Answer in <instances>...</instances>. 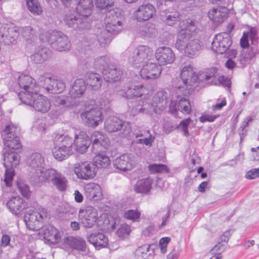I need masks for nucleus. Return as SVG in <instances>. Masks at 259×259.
<instances>
[{"instance_id": "obj_13", "label": "nucleus", "mask_w": 259, "mask_h": 259, "mask_svg": "<svg viewBox=\"0 0 259 259\" xmlns=\"http://www.w3.org/2000/svg\"><path fill=\"white\" fill-rule=\"evenodd\" d=\"M74 171L78 179L85 180L93 179L96 173L94 163L88 161L75 164Z\"/></svg>"}, {"instance_id": "obj_50", "label": "nucleus", "mask_w": 259, "mask_h": 259, "mask_svg": "<svg viewBox=\"0 0 259 259\" xmlns=\"http://www.w3.org/2000/svg\"><path fill=\"white\" fill-rule=\"evenodd\" d=\"M114 0H96V6L100 10L108 9L113 6Z\"/></svg>"}, {"instance_id": "obj_51", "label": "nucleus", "mask_w": 259, "mask_h": 259, "mask_svg": "<svg viewBox=\"0 0 259 259\" xmlns=\"http://www.w3.org/2000/svg\"><path fill=\"white\" fill-rule=\"evenodd\" d=\"M166 22L170 26L172 25L179 18V13L177 12H171L166 14Z\"/></svg>"}, {"instance_id": "obj_26", "label": "nucleus", "mask_w": 259, "mask_h": 259, "mask_svg": "<svg viewBox=\"0 0 259 259\" xmlns=\"http://www.w3.org/2000/svg\"><path fill=\"white\" fill-rule=\"evenodd\" d=\"M91 140L95 153L107 149L110 144L109 139L99 132H95L93 134Z\"/></svg>"}, {"instance_id": "obj_4", "label": "nucleus", "mask_w": 259, "mask_h": 259, "mask_svg": "<svg viewBox=\"0 0 259 259\" xmlns=\"http://www.w3.org/2000/svg\"><path fill=\"white\" fill-rule=\"evenodd\" d=\"M55 146L53 149L54 158L62 161L72 153V137L66 134H56L54 139Z\"/></svg>"}, {"instance_id": "obj_6", "label": "nucleus", "mask_w": 259, "mask_h": 259, "mask_svg": "<svg viewBox=\"0 0 259 259\" xmlns=\"http://www.w3.org/2000/svg\"><path fill=\"white\" fill-rule=\"evenodd\" d=\"M40 37L41 40L49 42L53 48L59 51L68 50L70 47L68 37L62 32L53 31L50 33L46 31Z\"/></svg>"}, {"instance_id": "obj_3", "label": "nucleus", "mask_w": 259, "mask_h": 259, "mask_svg": "<svg viewBox=\"0 0 259 259\" xmlns=\"http://www.w3.org/2000/svg\"><path fill=\"white\" fill-rule=\"evenodd\" d=\"M105 21V28L97 35L99 42L103 46L110 42L112 34H118L122 29V23L114 11L108 13Z\"/></svg>"}, {"instance_id": "obj_34", "label": "nucleus", "mask_w": 259, "mask_h": 259, "mask_svg": "<svg viewBox=\"0 0 259 259\" xmlns=\"http://www.w3.org/2000/svg\"><path fill=\"white\" fill-rule=\"evenodd\" d=\"M169 110L171 113H175L177 110H179L186 114H189L191 112V106L189 100L185 98H181L177 105L176 103L171 102Z\"/></svg>"}, {"instance_id": "obj_57", "label": "nucleus", "mask_w": 259, "mask_h": 259, "mask_svg": "<svg viewBox=\"0 0 259 259\" xmlns=\"http://www.w3.org/2000/svg\"><path fill=\"white\" fill-rule=\"evenodd\" d=\"M191 121L190 118L182 120L179 124L178 127L182 130L184 133V135L186 136L189 135L188 126Z\"/></svg>"}, {"instance_id": "obj_5", "label": "nucleus", "mask_w": 259, "mask_h": 259, "mask_svg": "<svg viewBox=\"0 0 259 259\" xmlns=\"http://www.w3.org/2000/svg\"><path fill=\"white\" fill-rule=\"evenodd\" d=\"M197 87V75L190 65L185 66L181 72V79L177 88L185 96L191 93L194 89Z\"/></svg>"}, {"instance_id": "obj_16", "label": "nucleus", "mask_w": 259, "mask_h": 259, "mask_svg": "<svg viewBox=\"0 0 259 259\" xmlns=\"http://www.w3.org/2000/svg\"><path fill=\"white\" fill-rule=\"evenodd\" d=\"M137 165L136 158L130 154H123L116 158L113 161V166L120 171H130Z\"/></svg>"}, {"instance_id": "obj_31", "label": "nucleus", "mask_w": 259, "mask_h": 259, "mask_svg": "<svg viewBox=\"0 0 259 259\" xmlns=\"http://www.w3.org/2000/svg\"><path fill=\"white\" fill-rule=\"evenodd\" d=\"M88 240L91 244L97 249L107 246L108 242V239L102 233H93L90 234Z\"/></svg>"}, {"instance_id": "obj_36", "label": "nucleus", "mask_w": 259, "mask_h": 259, "mask_svg": "<svg viewBox=\"0 0 259 259\" xmlns=\"http://www.w3.org/2000/svg\"><path fill=\"white\" fill-rule=\"evenodd\" d=\"M19 31L28 45H35L37 37V31L35 28L28 26L20 28Z\"/></svg>"}, {"instance_id": "obj_17", "label": "nucleus", "mask_w": 259, "mask_h": 259, "mask_svg": "<svg viewBox=\"0 0 259 259\" xmlns=\"http://www.w3.org/2000/svg\"><path fill=\"white\" fill-rule=\"evenodd\" d=\"M144 90L142 83L133 79L129 81L126 89L119 91L118 94L124 98L130 99L141 96L145 93Z\"/></svg>"}, {"instance_id": "obj_24", "label": "nucleus", "mask_w": 259, "mask_h": 259, "mask_svg": "<svg viewBox=\"0 0 259 259\" xmlns=\"http://www.w3.org/2000/svg\"><path fill=\"white\" fill-rule=\"evenodd\" d=\"M155 14L154 7L148 4L140 6L134 12V16L138 21L143 22L150 19Z\"/></svg>"}, {"instance_id": "obj_49", "label": "nucleus", "mask_w": 259, "mask_h": 259, "mask_svg": "<svg viewBox=\"0 0 259 259\" xmlns=\"http://www.w3.org/2000/svg\"><path fill=\"white\" fill-rule=\"evenodd\" d=\"M148 168L152 173L167 172L168 171L167 166L163 164H152L149 165Z\"/></svg>"}, {"instance_id": "obj_40", "label": "nucleus", "mask_w": 259, "mask_h": 259, "mask_svg": "<svg viewBox=\"0 0 259 259\" xmlns=\"http://www.w3.org/2000/svg\"><path fill=\"white\" fill-rule=\"evenodd\" d=\"M217 70L215 68H211L205 72L200 73L197 75V84L200 82L209 81L208 83L211 84H217L218 81L215 79V74Z\"/></svg>"}, {"instance_id": "obj_19", "label": "nucleus", "mask_w": 259, "mask_h": 259, "mask_svg": "<svg viewBox=\"0 0 259 259\" xmlns=\"http://www.w3.org/2000/svg\"><path fill=\"white\" fill-rule=\"evenodd\" d=\"M29 100L30 104H25L32 107L36 111L46 113L51 108V104L48 99L38 94V92L30 97Z\"/></svg>"}, {"instance_id": "obj_39", "label": "nucleus", "mask_w": 259, "mask_h": 259, "mask_svg": "<svg viewBox=\"0 0 259 259\" xmlns=\"http://www.w3.org/2000/svg\"><path fill=\"white\" fill-rule=\"evenodd\" d=\"M223 8H213L208 12V17L214 23H221L223 22L227 17V13L225 9Z\"/></svg>"}, {"instance_id": "obj_9", "label": "nucleus", "mask_w": 259, "mask_h": 259, "mask_svg": "<svg viewBox=\"0 0 259 259\" xmlns=\"http://www.w3.org/2000/svg\"><path fill=\"white\" fill-rule=\"evenodd\" d=\"M153 54V50L149 47L140 46L130 53L128 61L136 66L143 65L150 60Z\"/></svg>"}, {"instance_id": "obj_1", "label": "nucleus", "mask_w": 259, "mask_h": 259, "mask_svg": "<svg viewBox=\"0 0 259 259\" xmlns=\"http://www.w3.org/2000/svg\"><path fill=\"white\" fill-rule=\"evenodd\" d=\"M20 128L17 124L10 123L7 125L1 134L4 141L3 151L4 165L6 167L4 184L11 187L14 176L13 167L19 163L20 156L16 152L21 148L22 145L18 136Z\"/></svg>"}, {"instance_id": "obj_41", "label": "nucleus", "mask_w": 259, "mask_h": 259, "mask_svg": "<svg viewBox=\"0 0 259 259\" xmlns=\"http://www.w3.org/2000/svg\"><path fill=\"white\" fill-rule=\"evenodd\" d=\"M87 82L94 90L99 89L102 83V78L101 75L93 72L87 73Z\"/></svg>"}, {"instance_id": "obj_33", "label": "nucleus", "mask_w": 259, "mask_h": 259, "mask_svg": "<svg viewBox=\"0 0 259 259\" xmlns=\"http://www.w3.org/2000/svg\"><path fill=\"white\" fill-rule=\"evenodd\" d=\"M124 122L117 117H108L104 123L105 130L108 133L117 132L124 126Z\"/></svg>"}, {"instance_id": "obj_59", "label": "nucleus", "mask_w": 259, "mask_h": 259, "mask_svg": "<svg viewBox=\"0 0 259 259\" xmlns=\"http://www.w3.org/2000/svg\"><path fill=\"white\" fill-rule=\"evenodd\" d=\"M259 52L258 50L255 47H251L250 48H248L247 49H245V54H246V57L249 58V59L251 61L253 58H254L256 55L258 54Z\"/></svg>"}, {"instance_id": "obj_38", "label": "nucleus", "mask_w": 259, "mask_h": 259, "mask_svg": "<svg viewBox=\"0 0 259 259\" xmlns=\"http://www.w3.org/2000/svg\"><path fill=\"white\" fill-rule=\"evenodd\" d=\"M85 90L86 85L84 80L82 79H77L70 88L69 95L72 98H79L83 94Z\"/></svg>"}, {"instance_id": "obj_35", "label": "nucleus", "mask_w": 259, "mask_h": 259, "mask_svg": "<svg viewBox=\"0 0 259 259\" xmlns=\"http://www.w3.org/2000/svg\"><path fill=\"white\" fill-rule=\"evenodd\" d=\"M93 4L92 0H79L76 8L77 12L85 18H91Z\"/></svg>"}, {"instance_id": "obj_47", "label": "nucleus", "mask_w": 259, "mask_h": 259, "mask_svg": "<svg viewBox=\"0 0 259 259\" xmlns=\"http://www.w3.org/2000/svg\"><path fill=\"white\" fill-rule=\"evenodd\" d=\"M141 212L138 209L126 210L124 212L123 215L125 219L132 221L133 222L138 221Z\"/></svg>"}, {"instance_id": "obj_64", "label": "nucleus", "mask_w": 259, "mask_h": 259, "mask_svg": "<svg viewBox=\"0 0 259 259\" xmlns=\"http://www.w3.org/2000/svg\"><path fill=\"white\" fill-rule=\"evenodd\" d=\"M11 237L7 234H3L1 240V244L0 245V248L2 247H6L10 246ZM2 250V249H1Z\"/></svg>"}, {"instance_id": "obj_20", "label": "nucleus", "mask_w": 259, "mask_h": 259, "mask_svg": "<svg viewBox=\"0 0 259 259\" xmlns=\"http://www.w3.org/2000/svg\"><path fill=\"white\" fill-rule=\"evenodd\" d=\"M74 139L73 140L74 144L75 150L79 153H84L89 148L91 140L84 131L75 130L73 131Z\"/></svg>"}, {"instance_id": "obj_63", "label": "nucleus", "mask_w": 259, "mask_h": 259, "mask_svg": "<svg viewBox=\"0 0 259 259\" xmlns=\"http://www.w3.org/2000/svg\"><path fill=\"white\" fill-rule=\"evenodd\" d=\"M259 177V168H253L248 171L246 174V178L248 179H254Z\"/></svg>"}, {"instance_id": "obj_44", "label": "nucleus", "mask_w": 259, "mask_h": 259, "mask_svg": "<svg viewBox=\"0 0 259 259\" xmlns=\"http://www.w3.org/2000/svg\"><path fill=\"white\" fill-rule=\"evenodd\" d=\"M110 59L107 56H103L97 57L95 59L94 67L99 70H102V73L104 69H107L110 66Z\"/></svg>"}, {"instance_id": "obj_61", "label": "nucleus", "mask_w": 259, "mask_h": 259, "mask_svg": "<svg viewBox=\"0 0 259 259\" xmlns=\"http://www.w3.org/2000/svg\"><path fill=\"white\" fill-rule=\"evenodd\" d=\"M225 249V246L221 243H218L212 249L211 253L219 254L222 255L221 253L224 251Z\"/></svg>"}, {"instance_id": "obj_25", "label": "nucleus", "mask_w": 259, "mask_h": 259, "mask_svg": "<svg viewBox=\"0 0 259 259\" xmlns=\"http://www.w3.org/2000/svg\"><path fill=\"white\" fill-rule=\"evenodd\" d=\"M47 217V211L41 208L39 211H34L32 209L28 210L24 215V221L27 227L36 225V223L42 222Z\"/></svg>"}, {"instance_id": "obj_15", "label": "nucleus", "mask_w": 259, "mask_h": 259, "mask_svg": "<svg viewBox=\"0 0 259 259\" xmlns=\"http://www.w3.org/2000/svg\"><path fill=\"white\" fill-rule=\"evenodd\" d=\"M231 44L229 33H220L215 35L211 43V49L214 52L222 54L226 52Z\"/></svg>"}, {"instance_id": "obj_29", "label": "nucleus", "mask_w": 259, "mask_h": 259, "mask_svg": "<svg viewBox=\"0 0 259 259\" xmlns=\"http://www.w3.org/2000/svg\"><path fill=\"white\" fill-rule=\"evenodd\" d=\"M85 194L91 200L97 201L103 198V193L101 187L97 184L90 183L84 188Z\"/></svg>"}, {"instance_id": "obj_2", "label": "nucleus", "mask_w": 259, "mask_h": 259, "mask_svg": "<svg viewBox=\"0 0 259 259\" xmlns=\"http://www.w3.org/2000/svg\"><path fill=\"white\" fill-rule=\"evenodd\" d=\"M196 23L191 19H185L179 24L176 48L180 51H184L189 57L198 55L202 49V43L193 35L196 30Z\"/></svg>"}, {"instance_id": "obj_10", "label": "nucleus", "mask_w": 259, "mask_h": 259, "mask_svg": "<svg viewBox=\"0 0 259 259\" xmlns=\"http://www.w3.org/2000/svg\"><path fill=\"white\" fill-rule=\"evenodd\" d=\"M38 83L48 92L58 94L65 89V83L60 79L52 78L50 74L44 73L39 76Z\"/></svg>"}, {"instance_id": "obj_62", "label": "nucleus", "mask_w": 259, "mask_h": 259, "mask_svg": "<svg viewBox=\"0 0 259 259\" xmlns=\"http://www.w3.org/2000/svg\"><path fill=\"white\" fill-rule=\"evenodd\" d=\"M218 117V116L206 114L200 116L199 117V120L202 123H204L206 121L213 122Z\"/></svg>"}, {"instance_id": "obj_8", "label": "nucleus", "mask_w": 259, "mask_h": 259, "mask_svg": "<svg viewBox=\"0 0 259 259\" xmlns=\"http://www.w3.org/2000/svg\"><path fill=\"white\" fill-rule=\"evenodd\" d=\"M27 164L30 168L31 178L36 182H40V176L46 175L48 169L45 168V158L39 153L31 155L27 160Z\"/></svg>"}, {"instance_id": "obj_18", "label": "nucleus", "mask_w": 259, "mask_h": 259, "mask_svg": "<svg viewBox=\"0 0 259 259\" xmlns=\"http://www.w3.org/2000/svg\"><path fill=\"white\" fill-rule=\"evenodd\" d=\"M83 122L91 127H96L102 122L101 111L97 108L85 109L80 114Z\"/></svg>"}, {"instance_id": "obj_7", "label": "nucleus", "mask_w": 259, "mask_h": 259, "mask_svg": "<svg viewBox=\"0 0 259 259\" xmlns=\"http://www.w3.org/2000/svg\"><path fill=\"white\" fill-rule=\"evenodd\" d=\"M18 84L23 91L18 93L20 100L23 103H29V97L38 92L35 80L29 75H21L18 78Z\"/></svg>"}, {"instance_id": "obj_60", "label": "nucleus", "mask_w": 259, "mask_h": 259, "mask_svg": "<svg viewBox=\"0 0 259 259\" xmlns=\"http://www.w3.org/2000/svg\"><path fill=\"white\" fill-rule=\"evenodd\" d=\"M170 241V238L168 237H163L160 240L159 245L162 253L166 252L167 245Z\"/></svg>"}, {"instance_id": "obj_14", "label": "nucleus", "mask_w": 259, "mask_h": 259, "mask_svg": "<svg viewBox=\"0 0 259 259\" xmlns=\"http://www.w3.org/2000/svg\"><path fill=\"white\" fill-rule=\"evenodd\" d=\"M46 174L44 176H40V182L50 180L58 190L63 191L66 190L67 180L62 174L53 168L48 169Z\"/></svg>"}, {"instance_id": "obj_58", "label": "nucleus", "mask_w": 259, "mask_h": 259, "mask_svg": "<svg viewBox=\"0 0 259 259\" xmlns=\"http://www.w3.org/2000/svg\"><path fill=\"white\" fill-rule=\"evenodd\" d=\"M245 49H243L241 52L238 58L239 62L242 67H244L247 64H249L251 62V61L249 59V58L246 57V54H245Z\"/></svg>"}, {"instance_id": "obj_52", "label": "nucleus", "mask_w": 259, "mask_h": 259, "mask_svg": "<svg viewBox=\"0 0 259 259\" xmlns=\"http://www.w3.org/2000/svg\"><path fill=\"white\" fill-rule=\"evenodd\" d=\"M252 120V118L250 116L246 118L242 122V125H241L239 130V134L240 137V141H242L243 138L247 135V130H245V128L248 126L249 122Z\"/></svg>"}, {"instance_id": "obj_53", "label": "nucleus", "mask_w": 259, "mask_h": 259, "mask_svg": "<svg viewBox=\"0 0 259 259\" xmlns=\"http://www.w3.org/2000/svg\"><path fill=\"white\" fill-rule=\"evenodd\" d=\"M131 231V227L127 224H123L118 229L116 233L119 237H126L128 236Z\"/></svg>"}, {"instance_id": "obj_54", "label": "nucleus", "mask_w": 259, "mask_h": 259, "mask_svg": "<svg viewBox=\"0 0 259 259\" xmlns=\"http://www.w3.org/2000/svg\"><path fill=\"white\" fill-rule=\"evenodd\" d=\"M149 251V247L146 245L142 246L136 249L135 255L137 259H145Z\"/></svg>"}, {"instance_id": "obj_48", "label": "nucleus", "mask_w": 259, "mask_h": 259, "mask_svg": "<svg viewBox=\"0 0 259 259\" xmlns=\"http://www.w3.org/2000/svg\"><path fill=\"white\" fill-rule=\"evenodd\" d=\"M17 187L19 192L26 198H29L31 195V192L29 186L24 182L20 181L17 183Z\"/></svg>"}, {"instance_id": "obj_23", "label": "nucleus", "mask_w": 259, "mask_h": 259, "mask_svg": "<svg viewBox=\"0 0 259 259\" xmlns=\"http://www.w3.org/2000/svg\"><path fill=\"white\" fill-rule=\"evenodd\" d=\"M155 58L159 64L166 65L174 62L175 60V55L171 48L162 47L156 50Z\"/></svg>"}, {"instance_id": "obj_42", "label": "nucleus", "mask_w": 259, "mask_h": 259, "mask_svg": "<svg viewBox=\"0 0 259 259\" xmlns=\"http://www.w3.org/2000/svg\"><path fill=\"white\" fill-rule=\"evenodd\" d=\"M50 53V50L47 48L37 49L36 52L31 55V61L36 64L42 63L49 58Z\"/></svg>"}, {"instance_id": "obj_22", "label": "nucleus", "mask_w": 259, "mask_h": 259, "mask_svg": "<svg viewBox=\"0 0 259 259\" xmlns=\"http://www.w3.org/2000/svg\"><path fill=\"white\" fill-rule=\"evenodd\" d=\"M140 71L142 78L146 79H155L159 77L161 72V68L153 63H146L144 64Z\"/></svg>"}, {"instance_id": "obj_30", "label": "nucleus", "mask_w": 259, "mask_h": 259, "mask_svg": "<svg viewBox=\"0 0 259 259\" xmlns=\"http://www.w3.org/2000/svg\"><path fill=\"white\" fill-rule=\"evenodd\" d=\"M123 74L121 68L116 65H110L107 69H104L103 75L107 81H116L119 80Z\"/></svg>"}, {"instance_id": "obj_28", "label": "nucleus", "mask_w": 259, "mask_h": 259, "mask_svg": "<svg viewBox=\"0 0 259 259\" xmlns=\"http://www.w3.org/2000/svg\"><path fill=\"white\" fill-rule=\"evenodd\" d=\"M166 93L164 91L157 92L153 98L151 106L155 113L163 110L166 106Z\"/></svg>"}, {"instance_id": "obj_43", "label": "nucleus", "mask_w": 259, "mask_h": 259, "mask_svg": "<svg viewBox=\"0 0 259 259\" xmlns=\"http://www.w3.org/2000/svg\"><path fill=\"white\" fill-rule=\"evenodd\" d=\"M152 180L148 178L138 180L134 186V190L137 193H146L151 188Z\"/></svg>"}, {"instance_id": "obj_32", "label": "nucleus", "mask_w": 259, "mask_h": 259, "mask_svg": "<svg viewBox=\"0 0 259 259\" xmlns=\"http://www.w3.org/2000/svg\"><path fill=\"white\" fill-rule=\"evenodd\" d=\"M17 29L15 28H1L0 42H4L6 45H10L14 42L17 37Z\"/></svg>"}, {"instance_id": "obj_21", "label": "nucleus", "mask_w": 259, "mask_h": 259, "mask_svg": "<svg viewBox=\"0 0 259 259\" xmlns=\"http://www.w3.org/2000/svg\"><path fill=\"white\" fill-rule=\"evenodd\" d=\"M64 246L68 251L76 250L84 254L89 252L85 241L81 238L72 236L66 237L64 241Z\"/></svg>"}, {"instance_id": "obj_56", "label": "nucleus", "mask_w": 259, "mask_h": 259, "mask_svg": "<svg viewBox=\"0 0 259 259\" xmlns=\"http://www.w3.org/2000/svg\"><path fill=\"white\" fill-rule=\"evenodd\" d=\"M61 212L66 215L70 216V215H74L77 212V209L68 204L63 205Z\"/></svg>"}, {"instance_id": "obj_45", "label": "nucleus", "mask_w": 259, "mask_h": 259, "mask_svg": "<svg viewBox=\"0 0 259 259\" xmlns=\"http://www.w3.org/2000/svg\"><path fill=\"white\" fill-rule=\"evenodd\" d=\"M95 167L99 168H106L110 164L109 157L105 154L99 153L94 158Z\"/></svg>"}, {"instance_id": "obj_46", "label": "nucleus", "mask_w": 259, "mask_h": 259, "mask_svg": "<svg viewBox=\"0 0 259 259\" xmlns=\"http://www.w3.org/2000/svg\"><path fill=\"white\" fill-rule=\"evenodd\" d=\"M27 7L34 15H40L42 13V8L37 0H27Z\"/></svg>"}, {"instance_id": "obj_55", "label": "nucleus", "mask_w": 259, "mask_h": 259, "mask_svg": "<svg viewBox=\"0 0 259 259\" xmlns=\"http://www.w3.org/2000/svg\"><path fill=\"white\" fill-rule=\"evenodd\" d=\"M69 103L68 98H66L63 96H57L55 97L54 99V103L55 106H68L67 103Z\"/></svg>"}, {"instance_id": "obj_27", "label": "nucleus", "mask_w": 259, "mask_h": 259, "mask_svg": "<svg viewBox=\"0 0 259 259\" xmlns=\"http://www.w3.org/2000/svg\"><path fill=\"white\" fill-rule=\"evenodd\" d=\"M7 206L12 213L18 215L27 208V204L21 197L17 196L10 198L7 203Z\"/></svg>"}, {"instance_id": "obj_11", "label": "nucleus", "mask_w": 259, "mask_h": 259, "mask_svg": "<svg viewBox=\"0 0 259 259\" xmlns=\"http://www.w3.org/2000/svg\"><path fill=\"white\" fill-rule=\"evenodd\" d=\"M66 25L75 30H82L88 29L92 21L91 18H85L83 16H77L72 13H66L64 17Z\"/></svg>"}, {"instance_id": "obj_37", "label": "nucleus", "mask_w": 259, "mask_h": 259, "mask_svg": "<svg viewBox=\"0 0 259 259\" xmlns=\"http://www.w3.org/2000/svg\"><path fill=\"white\" fill-rule=\"evenodd\" d=\"M44 238L52 243L59 242L61 240V235L58 230L52 225L46 226L43 230Z\"/></svg>"}, {"instance_id": "obj_12", "label": "nucleus", "mask_w": 259, "mask_h": 259, "mask_svg": "<svg viewBox=\"0 0 259 259\" xmlns=\"http://www.w3.org/2000/svg\"><path fill=\"white\" fill-rule=\"evenodd\" d=\"M78 217L81 225L85 228H91L95 225L98 219V210L92 206L80 208Z\"/></svg>"}]
</instances>
